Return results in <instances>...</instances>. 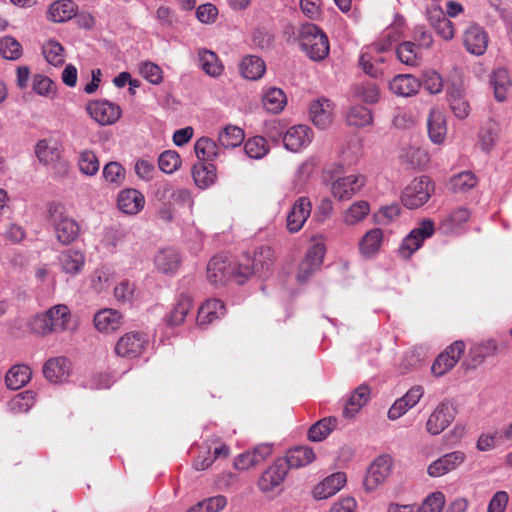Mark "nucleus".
I'll return each instance as SVG.
<instances>
[{
    "instance_id": "54",
    "label": "nucleus",
    "mask_w": 512,
    "mask_h": 512,
    "mask_svg": "<svg viewBox=\"0 0 512 512\" xmlns=\"http://www.w3.org/2000/svg\"><path fill=\"white\" fill-rule=\"evenodd\" d=\"M32 88L38 95L53 98L56 94L54 82L45 75L35 74L32 80Z\"/></svg>"
},
{
    "instance_id": "11",
    "label": "nucleus",
    "mask_w": 512,
    "mask_h": 512,
    "mask_svg": "<svg viewBox=\"0 0 512 512\" xmlns=\"http://www.w3.org/2000/svg\"><path fill=\"white\" fill-rule=\"evenodd\" d=\"M86 110L88 114L100 125H111L121 116V108L108 100L90 102Z\"/></svg>"
},
{
    "instance_id": "37",
    "label": "nucleus",
    "mask_w": 512,
    "mask_h": 512,
    "mask_svg": "<svg viewBox=\"0 0 512 512\" xmlns=\"http://www.w3.org/2000/svg\"><path fill=\"white\" fill-rule=\"evenodd\" d=\"M265 72L264 61L254 55L245 56L240 63V73L248 80H258Z\"/></svg>"
},
{
    "instance_id": "28",
    "label": "nucleus",
    "mask_w": 512,
    "mask_h": 512,
    "mask_svg": "<svg viewBox=\"0 0 512 512\" xmlns=\"http://www.w3.org/2000/svg\"><path fill=\"white\" fill-rule=\"evenodd\" d=\"M224 315L223 302L219 299H211L199 307L196 320L199 325H208Z\"/></svg>"
},
{
    "instance_id": "16",
    "label": "nucleus",
    "mask_w": 512,
    "mask_h": 512,
    "mask_svg": "<svg viewBox=\"0 0 512 512\" xmlns=\"http://www.w3.org/2000/svg\"><path fill=\"white\" fill-rule=\"evenodd\" d=\"M463 44L470 54L481 56L487 50L488 35L481 26L471 25L464 32Z\"/></svg>"
},
{
    "instance_id": "35",
    "label": "nucleus",
    "mask_w": 512,
    "mask_h": 512,
    "mask_svg": "<svg viewBox=\"0 0 512 512\" xmlns=\"http://www.w3.org/2000/svg\"><path fill=\"white\" fill-rule=\"evenodd\" d=\"M192 176L195 184L199 188L205 189L214 184L216 180V167L210 163L198 162L192 168Z\"/></svg>"
},
{
    "instance_id": "42",
    "label": "nucleus",
    "mask_w": 512,
    "mask_h": 512,
    "mask_svg": "<svg viewBox=\"0 0 512 512\" xmlns=\"http://www.w3.org/2000/svg\"><path fill=\"white\" fill-rule=\"evenodd\" d=\"M499 126L494 121L486 122L480 129L479 142L481 149L485 152H490L498 138Z\"/></svg>"
},
{
    "instance_id": "52",
    "label": "nucleus",
    "mask_w": 512,
    "mask_h": 512,
    "mask_svg": "<svg viewBox=\"0 0 512 512\" xmlns=\"http://www.w3.org/2000/svg\"><path fill=\"white\" fill-rule=\"evenodd\" d=\"M449 184L454 192H466L477 184V178L472 172L464 171L451 177Z\"/></svg>"
},
{
    "instance_id": "55",
    "label": "nucleus",
    "mask_w": 512,
    "mask_h": 512,
    "mask_svg": "<svg viewBox=\"0 0 512 512\" xmlns=\"http://www.w3.org/2000/svg\"><path fill=\"white\" fill-rule=\"evenodd\" d=\"M181 165L179 154L173 150H166L162 152L158 158L159 169L166 173L171 174L175 172Z\"/></svg>"
},
{
    "instance_id": "36",
    "label": "nucleus",
    "mask_w": 512,
    "mask_h": 512,
    "mask_svg": "<svg viewBox=\"0 0 512 512\" xmlns=\"http://www.w3.org/2000/svg\"><path fill=\"white\" fill-rule=\"evenodd\" d=\"M31 374V370L27 365H14L6 373V386L11 390H18L30 381Z\"/></svg>"
},
{
    "instance_id": "23",
    "label": "nucleus",
    "mask_w": 512,
    "mask_h": 512,
    "mask_svg": "<svg viewBox=\"0 0 512 512\" xmlns=\"http://www.w3.org/2000/svg\"><path fill=\"white\" fill-rule=\"evenodd\" d=\"M59 262L63 272L75 276L84 268L85 254L79 249H67L60 253Z\"/></svg>"
},
{
    "instance_id": "38",
    "label": "nucleus",
    "mask_w": 512,
    "mask_h": 512,
    "mask_svg": "<svg viewBox=\"0 0 512 512\" xmlns=\"http://www.w3.org/2000/svg\"><path fill=\"white\" fill-rule=\"evenodd\" d=\"M337 425L338 419L336 417H325L309 428L308 439L313 442L323 441L336 429Z\"/></svg>"
},
{
    "instance_id": "8",
    "label": "nucleus",
    "mask_w": 512,
    "mask_h": 512,
    "mask_svg": "<svg viewBox=\"0 0 512 512\" xmlns=\"http://www.w3.org/2000/svg\"><path fill=\"white\" fill-rule=\"evenodd\" d=\"M238 264L222 257H213L207 265V279L214 286H223L233 279L237 283Z\"/></svg>"
},
{
    "instance_id": "40",
    "label": "nucleus",
    "mask_w": 512,
    "mask_h": 512,
    "mask_svg": "<svg viewBox=\"0 0 512 512\" xmlns=\"http://www.w3.org/2000/svg\"><path fill=\"white\" fill-rule=\"evenodd\" d=\"M493 88L495 98L502 102L507 97V91L511 86V79L508 70L500 68L494 71L490 80Z\"/></svg>"
},
{
    "instance_id": "46",
    "label": "nucleus",
    "mask_w": 512,
    "mask_h": 512,
    "mask_svg": "<svg viewBox=\"0 0 512 512\" xmlns=\"http://www.w3.org/2000/svg\"><path fill=\"white\" fill-rule=\"evenodd\" d=\"M35 154L38 160L44 164H51L60 158L58 147L47 139L40 140L35 148Z\"/></svg>"
},
{
    "instance_id": "33",
    "label": "nucleus",
    "mask_w": 512,
    "mask_h": 512,
    "mask_svg": "<svg viewBox=\"0 0 512 512\" xmlns=\"http://www.w3.org/2000/svg\"><path fill=\"white\" fill-rule=\"evenodd\" d=\"M192 308V299L187 294H180L173 308L166 317V322L170 326L182 324Z\"/></svg>"
},
{
    "instance_id": "45",
    "label": "nucleus",
    "mask_w": 512,
    "mask_h": 512,
    "mask_svg": "<svg viewBox=\"0 0 512 512\" xmlns=\"http://www.w3.org/2000/svg\"><path fill=\"white\" fill-rule=\"evenodd\" d=\"M102 175L108 185L119 187L125 181L126 171L120 163L112 161L104 166Z\"/></svg>"
},
{
    "instance_id": "14",
    "label": "nucleus",
    "mask_w": 512,
    "mask_h": 512,
    "mask_svg": "<svg viewBox=\"0 0 512 512\" xmlns=\"http://www.w3.org/2000/svg\"><path fill=\"white\" fill-rule=\"evenodd\" d=\"M312 138L313 132L308 126L295 125L283 135V144L287 150L299 152L311 143Z\"/></svg>"
},
{
    "instance_id": "62",
    "label": "nucleus",
    "mask_w": 512,
    "mask_h": 512,
    "mask_svg": "<svg viewBox=\"0 0 512 512\" xmlns=\"http://www.w3.org/2000/svg\"><path fill=\"white\" fill-rule=\"evenodd\" d=\"M142 76L152 84H159L163 80L161 68L152 62H145L141 66Z\"/></svg>"
},
{
    "instance_id": "50",
    "label": "nucleus",
    "mask_w": 512,
    "mask_h": 512,
    "mask_svg": "<svg viewBox=\"0 0 512 512\" xmlns=\"http://www.w3.org/2000/svg\"><path fill=\"white\" fill-rule=\"evenodd\" d=\"M244 150L248 157L261 159L268 153L269 147L264 137L255 136L245 142Z\"/></svg>"
},
{
    "instance_id": "64",
    "label": "nucleus",
    "mask_w": 512,
    "mask_h": 512,
    "mask_svg": "<svg viewBox=\"0 0 512 512\" xmlns=\"http://www.w3.org/2000/svg\"><path fill=\"white\" fill-rule=\"evenodd\" d=\"M508 494L505 491L496 492L489 501L487 512H504L508 503Z\"/></svg>"
},
{
    "instance_id": "63",
    "label": "nucleus",
    "mask_w": 512,
    "mask_h": 512,
    "mask_svg": "<svg viewBox=\"0 0 512 512\" xmlns=\"http://www.w3.org/2000/svg\"><path fill=\"white\" fill-rule=\"evenodd\" d=\"M423 86L430 94H438L443 89L442 77L436 71L427 72L424 76Z\"/></svg>"
},
{
    "instance_id": "57",
    "label": "nucleus",
    "mask_w": 512,
    "mask_h": 512,
    "mask_svg": "<svg viewBox=\"0 0 512 512\" xmlns=\"http://www.w3.org/2000/svg\"><path fill=\"white\" fill-rule=\"evenodd\" d=\"M63 51L64 49L62 45L55 40H49L43 46V54L45 59L54 66H58L64 63Z\"/></svg>"
},
{
    "instance_id": "25",
    "label": "nucleus",
    "mask_w": 512,
    "mask_h": 512,
    "mask_svg": "<svg viewBox=\"0 0 512 512\" xmlns=\"http://www.w3.org/2000/svg\"><path fill=\"white\" fill-rule=\"evenodd\" d=\"M315 459V454L310 447L305 446H297L290 450H288L286 456L284 458H279L280 461H283V465L287 469L290 468H300L308 465Z\"/></svg>"
},
{
    "instance_id": "49",
    "label": "nucleus",
    "mask_w": 512,
    "mask_h": 512,
    "mask_svg": "<svg viewBox=\"0 0 512 512\" xmlns=\"http://www.w3.org/2000/svg\"><path fill=\"white\" fill-rule=\"evenodd\" d=\"M372 112L365 106L356 105L349 109L347 113V122L349 125L364 127L372 123Z\"/></svg>"
},
{
    "instance_id": "5",
    "label": "nucleus",
    "mask_w": 512,
    "mask_h": 512,
    "mask_svg": "<svg viewBox=\"0 0 512 512\" xmlns=\"http://www.w3.org/2000/svg\"><path fill=\"white\" fill-rule=\"evenodd\" d=\"M435 185L429 176L414 178L402 191L401 202L408 209H417L431 198Z\"/></svg>"
},
{
    "instance_id": "1",
    "label": "nucleus",
    "mask_w": 512,
    "mask_h": 512,
    "mask_svg": "<svg viewBox=\"0 0 512 512\" xmlns=\"http://www.w3.org/2000/svg\"><path fill=\"white\" fill-rule=\"evenodd\" d=\"M296 40L312 61H322L329 54L330 45L327 35L313 23L302 24L297 30Z\"/></svg>"
},
{
    "instance_id": "10",
    "label": "nucleus",
    "mask_w": 512,
    "mask_h": 512,
    "mask_svg": "<svg viewBox=\"0 0 512 512\" xmlns=\"http://www.w3.org/2000/svg\"><path fill=\"white\" fill-rule=\"evenodd\" d=\"M465 350V344L463 341L458 340L453 342L446 350L440 353L434 360L431 371L437 376H443L450 371L459 361Z\"/></svg>"
},
{
    "instance_id": "60",
    "label": "nucleus",
    "mask_w": 512,
    "mask_h": 512,
    "mask_svg": "<svg viewBox=\"0 0 512 512\" xmlns=\"http://www.w3.org/2000/svg\"><path fill=\"white\" fill-rule=\"evenodd\" d=\"M325 252V245L322 242H317L307 250L303 261L312 264L314 267H321Z\"/></svg>"
},
{
    "instance_id": "6",
    "label": "nucleus",
    "mask_w": 512,
    "mask_h": 512,
    "mask_svg": "<svg viewBox=\"0 0 512 512\" xmlns=\"http://www.w3.org/2000/svg\"><path fill=\"white\" fill-rule=\"evenodd\" d=\"M434 234V223L430 219H424L419 222L402 241L398 253L401 257L407 259L416 250H418L425 239L430 238Z\"/></svg>"
},
{
    "instance_id": "53",
    "label": "nucleus",
    "mask_w": 512,
    "mask_h": 512,
    "mask_svg": "<svg viewBox=\"0 0 512 512\" xmlns=\"http://www.w3.org/2000/svg\"><path fill=\"white\" fill-rule=\"evenodd\" d=\"M469 217L470 212L466 208L460 207L449 213L442 220V225L446 231L452 232L466 223Z\"/></svg>"
},
{
    "instance_id": "12",
    "label": "nucleus",
    "mask_w": 512,
    "mask_h": 512,
    "mask_svg": "<svg viewBox=\"0 0 512 512\" xmlns=\"http://www.w3.org/2000/svg\"><path fill=\"white\" fill-rule=\"evenodd\" d=\"M455 407L450 402L440 403L429 416L426 429L432 435H438L444 431L455 418Z\"/></svg>"
},
{
    "instance_id": "34",
    "label": "nucleus",
    "mask_w": 512,
    "mask_h": 512,
    "mask_svg": "<svg viewBox=\"0 0 512 512\" xmlns=\"http://www.w3.org/2000/svg\"><path fill=\"white\" fill-rule=\"evenodd\" d=\"M180 262L179 253L172 248L160 250L155 257L157 269L164 274L174 273L178 269Z\"/></svg>"
},
{
    "instance_id": "15",
    "label": "nucleus",
    "mask_w": 512,
    "mask_h": 512,
    "mask_svg": "<svg viewBox=\"0 0 512 512\" xmlns=\"http://www.w3.org/2000/svg\"><path fill=\"white\" fill-rule=\"evenodd\" d=\"M465 459L466 455L462 451H453L444 454L428 466L427 473L431 477L443 476L458 468Z\"/></svg>"
},
{
    "instance_id": "27",
    "label": "nucleus",
    "mask_w": 512,
    "mask_h": 512,
    "mask_svg": "<svg viewBox=\"0 0 512 512\" xmlns=\"http://www.w3.org/2000/svg\"><path fill=\"white\" fill-rule=\"evenodd\" d=\"M371 390L367 385L358 386L346 401L343 416L345 418H353L361 408L368 402Z\"/></svg>"
},
{
    "instance_id": "61",
    "label": "nucleus",
    "mask_w": 512,
    "mask_h": 512,
    "mask_svg": "<svg viewBox=\"0 0 512 512\" xmlns=\"http://www.w3.org/2000/svg\"><path fill=\"white\" fill-rule=\"evenodd\" d=\"M403 157L413 168L424 166L429 160L425 150L414 147L407 149Z\"/></svg>"
},
{
    "instance_id": "41",
    "label": "nucleus",
    "mask_w": 512,
    "mask_h": 512,
    "mask_svg": "<svg viewBox=\"0 0 512 512\" xmlns=\"http://www.w3.org/2000/svg\"><path fill=\"white\" fill-rule=\"evenodd\" d=\"M244 131L237 126L228 125L218 135V141L224 148H235L244 141Z\"/></svg>"
},
{
    "instance_id": "9",
    "label": "nucleus",
    "mask_w": 512,
    "mask_h": 512,
    "mask_svg": "<svg viewBox=\"0 0 512 512\" xmlns=\"http://www.w3.org/2000/svg\"><path fill=\"white\" fill-rule=\"evenodd\" d=\"M149 339L147 334L142 332H129L123 335L115 345V352L118 356L125 358L140 357L145 351Z\"/></svg>"
},
{
    "instance_id": "56",
    "label": "nucleus",
    "mask_w": 512,
    "mask_h": 512,
    "mask_svg": "<svg viewBox=\"0 0 512 512\" xmlns=\"http://www.w3.org/2000/svg\"><path fill=\"white\" fill-rule=\"evenodd\" d=\"M445 506V496L442 492L436 491L429 494L416 512H442Z\"/></svg>"
},
{
    "instance_id": "32",
    "label": "nucleus",
    "mask_w": 512,
    "mask_h": 512,
    "mask_svg": "<svg viewBox=\"0 0 512 512\" xmlns=\"http://www.w3.org/2000/svg\"><path fill=\"white\" fill-rule=\"evenodd\" d=\"M199 64L202 70L210 77H219L224 70V66L218 55L208 49H200L198 51Z\"/></svg>"
},
{
    "instance_id": "39",
    "label": "nucleus",
    "mask_w": 512,
    "mask_h": 512,
    "mask_svg": "<svg viewBox=\"0 0 512 512\" xmlns=\"http://www.w3.org/2000/svg\"><path fill=\"white\" fill-rule=\"evenodd\" d=\"M383 240V232L380 228H373L366 232L359 243L360 252L365 257H371L379 250Z\"/></svg>"
},
{
    "instance_id": "44",
    "label": "nucleus",
    "mask_w": 512,
    "mask_h": 512,
    "mask_svg": "<svg viewBox=\"0 0 512 512\" xmlns=\"http://www.w3.org/2000/svg\"><path fill=\"white\" fill-rule=\"evenodd\" d=\"M194 150L197 158L200 160L199 162L214 160L218 156L217 144L208 137L198 139Z\"/></svg>"
},
{
    "instance_id": "51",
    "label": "nucleus",
    "mask_w": 512,
    "mask_h": 512,
    "mask_svg": "<svg viewBox=\"0 0 512 512\" xmlns=\"http://www.w3.org/2000/svg\"><path fill=\"white\" fill-rule=\"evenodd\" d=\"M80 171L87 176H94L99 171V160L96 154L90 150L80 152L78 157Z\"/></svg>"
},
{
    "instance_id": "47",
    "label": "nucleus",
    "mask_w": 512,
    "mask_h": 512,
    "mask_svg": "<svg viewBox=\"0 0 512 512\" xmlns=\"http://www.w3.org/2000/svg\"><path fill=\"white\" fill-rule=\"evenodd\" d=\"M23 54L22 45L12 36L0 37V55L11 61L18 60Z\"/></svg>"
},
{
    "instance_id": "13",
    "label": "nucleus",
    "mask_w": 512,
    "mask_h": 512,
    "mask_svg": "<svg viewBox=\"0 0 512 512\" xmlns=\"http://www.w3.org/2000/svg\"><path fill=\"white\" fill-rule=\"evenodd\" d=\"M312 211V203L308 197L301 196L296 199L287 215V229L290 233L300 231Z\"/></svg>"
},
{
    "instance_id": "30",
    "label": "nucleus",
    "mask_w": 512,
    "mask_h": 512,
    "mask_svg": "<svg viewBox=\"0 0 512 512\" xmlns=\"http://www.w3.org/2000/svg\"><path fill=\"white\" fill-rule=\"evenodd\" d=\"M77 5L72 0H57L48 9V17L56 23L66 22L76 15Z\"/></svg>"
},
{
    "instance_id": "58",
    "label": "nucleus",
    "mask_w": 512,
    "mask_h": 512,
    "mask_svg": "<svg viewBox=\"0 0 512 512\" xmlns=\"http://www.w3.org/2000/svg\"><path fill=\"white\" fill-rule=\"evenodd\" d=\"M398 59L410 66H414L418 63V56L416 51V45L411 41L402 42L396 51Z\"/></svg>"
},
{
    "instance_id": "59",
    "label": "nucleus",
    "mask_w": 512,
    "mask_h": 512,
    "mask_svg": "<svg viewBox=\"0 0 512 512\" xmlns=\"http://www.w3.org/2000/svg\"><path fill=\"white\" fill-rule=\"evenodd\" d=\"M354 95L366 103H376L379 99V89L374 83H363L354 87Z\"/></svg>"
},
{
    "instance_id": "21",
    "label": "nucleus",
    "mask_w": 512,
    "mask_h": 512,
    "mask_svg": "<svg viewBox=\"0 0 512 512\" xmlns=\"http://www.w3.org/2000/svg\"><path fill=\"white\" fill-rule=\"evenodd\" d=\"M145 204V198L141 192L133 188L122 190L118 194V208L125 214L135 215L139 213Z\"/></svg>"
},
{
    "instance_id": "3",
    "label": "nucleus",
    "mask_w": 512,
    "mask_h": 512,
    "mask_svg": "<svg viewBox=\"0 0 512 512\" xmlns=\"http://www.w3.org/2000/svg\"><path fill=\"white\" fill-rule=\"evenodd\" d=\"M48 219L60 243L68 245L78 238L80 231L78 223L66 214L64 206L60 203L49 204Z\"/></svg>"
},
{
    "instance_id": "2",
    "label": "nucleus",
    "mask_w": 512,
    "mask_h": 512,
    "mask_svg": "<svg viewBox=\"0 0 512 512\" xmlns=\"http://www.w3.org/2000/svg\"><path fill=\"white\" fill-rule=\"evenodd\" d=\"M275 261L274 251L269 246H260L255 249L253 256L244 254L238 263L237 283L243 284L254 274L263 276L273 267Z\"/></svg>"
},
{
    "instance_id": "24",
    "label": "nucleus",
    "mask_w": 512,
    "mask_h": 512,
    "mask_svg": "<svg viewBox=\"0 0 512 512\" xmlns=\"http://www.w3.org/2000/svg\"><path fill=\"white\" fill-rule=\"evenodd\" d=\"M94 325L100 332H114L122 325V315L115 309H102L95 314Z\"/></svg>"
},
{
    "instance_id": "22",
    "label": "nucleus",
    "mask_w": 512,
    "mask_h": 512,
    "mask_svg": "<svg viewBox=\"0 0 512 512\" xmlns=\"http://www.w3.org/2000/svg\"><path fill=\"white\" fill-rule=\"evenodd\" d=\"M344 472H336L326 477L313 489V496L317 500L327 499L335 495L346 483Z\"/></svg>"
},
{
    "instance_id": "26",
    "label": "nucleus",
    "mask_w": 512,
    "mask_h": 512,
    "mask_svg": "<svg viewBox=\"0 0 512 512\" xmlns=\"http://www.w3.org/2000/svg\"><path fill=\"white\" fill-rule=\"evenodd\" d=\"M447 101L455 117L460 120L468 117L470 113V105L461 88L456 86L448 88Z\"/></svg>"
},
{
    "instance_id": "18",
    "label": "nucleus",
    "mask_w": 512,
    "mask_h": 512,
    "mask_svg": "<svg viewBox=\"0 0 512 512\" xmlns=\"http://www.w3.org/2000/svg\"><path fill=\"white\" fill-rule=\"evenodd\" d=\"M364 183L365 180L362 176L349 175L334 181L331 185V192L339 201H345L356 194Z\"/></svg>"
},
{
    "instance_id": "43",
    "label": "nucleus",
    "mask_w": 512,
    "mask_h": 512,
    "mask_svg": "<svg viewBox=\"0 0 512 512\" xmlns=\"http://www.w3.org/2000/svg\"><path fill=\"white\" fill-rule=\"evenodd\" d=\"M263 106L271 113H279L286 104V95L279 88L269 89L263 96Z\"/></svg>"
},
{
    "instance_id": "48",
    "label": "nucleus",
    "mask_w": 512,
    "mask_h": 512,
    "mask_svg": "<svg viewBox=\"0 0 512 512\" xmlns=\"http://www.w3.org/2000/svg\"><path fill=\"white\" fill-rule=\"evenodd\" d=\"M370 211L367 201L361 200L353 203L344 213L343 220L347 225H355L362 221Z\"/></svg>"
},
{
    "instance_id": "17",
    "label": "nucleus",
    "mask_w": 512,
    "mask_h": 512,
    "mask_svg": "<svg viewBox=\"0 0 512 512\" xmlns=\"http://www.w3.org/2000/svg\"><path fill=\"white\" fill-rule=\"evenodd\" d=\"M279 458L274 461L259 477L258 487L262 492L273 491L284 481L288 471Z\"/></svg>"
},
{
    "instance_id": "19",
    "label": "nucleus",
    "mask_w": 512,
    "mask_h": 512,
    "mask_svg": "<svg viewBox=\"0 0 512 512\" xmlns=\"http://www.w3.org/2000/svg\"><path fill=\"white\" fill-rule=\"evenodd\" d=\"M70 371V361L64 356L50 358L43 366L44 377L54 384L65 381L69 377Z\"/></svg>"
},
{
    "instance_id": "4",
    "label": "nucleus",
    "mask_w": 512,
    "mask_h": 512,
    "mask_svg": "<svg viewBox=\"0 0 512 512\" xmlns=\"http://www.w3.org/2000/svg\"><path fill=\"white\" fill-rule=\"evenodd\" d=\"M71 319L69 308L66 305H55L45 314L35 317L33 322L34 330L46 335L53 332H63L68 329Z\"/></svg>"
},
{
    "instance_id": "31",
    "label": "nucleus",
    "mask_w": 512,
    "mask_h": 512,
    "mask_svg": "<svg viewBox=\"0 0 512 512\" xmlns=\"http://www.w3.org/2000/svg\"><path fill=\"white\" fill-rule=\"evenodd\" d=\"M419 88L418 79L409 74L397 75L390 82V89L399 96H412L418 92Z\"/></svg>"
},
{
    "instance_id": "20",
    "label": "nucleus",
    "mask_w": 512,
    "mask_h": 512,
    "mask_svg": "<svg viewBox=\"0 0 512 512\" xmlns=\"http://www.w3.org/2000/svg\"><path fill=\"white\" fill-rule=\"evenodd\" d=\"M310 117L315 126L326 129L333 121V103L326 98L315 100L310 105Z\"/></svg>"
},
{
    "instance_id": "7",
    "label": "nucleus",
    "mask_w": 512,
    "mask_h": 512,
    "mask_svg": "<svg viewBox=\"0 0 512 512\" xmlns=\"http://www.w3.org/2000/svg\"><path fill=\"white\" fill-rule=\"evenodd\" d=\"M392 459L388 455L378 456L368 467L364 478V489L372 492L385 483L391 474Z\"/></svg>"
},
{
    "instance_id": "29",
    "label": "nucleus",
    "mask_w": 512,
    "mask_h": 512,
    "mask_svg": "<svg viewBox=\"0 0 512 512\" xmlns=\"http://www.w3.org/2000/svg\"><path fill=\"white\" fill-rule=\"evenodd\" d=\"M428 134L431 141L435 144L443 142L446 135V121L444 114L436 108L430 110L428 120Z\"/></svg>"
}]
</instances>
